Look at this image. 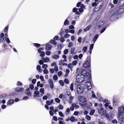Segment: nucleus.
<instances>
[{"instance_id": "f257e3e1", "label": "nucleus", "mask_w": 124, "mask_h": 124, "mask_svg": "<svg viewBox=\"0 0 124 124\" xmlns=\"http://www.w3.org/2000/svg\"><path fill=\"white\" fill-rule=\"evenodd\" d=\"M91 78L90 74L85 70H82L80 73L77 75L76 76V81L78 83H81L85 80L86 82L84 84V86L88 90L90 89L92 86L90 79Z\"/></svg>"}, {"instance_id": "f03ea898", "label": "nucleus", "mask_w": 124, "mask_h": 124, "mask_svg": "<svg viewBox=\"0 0 124 124\" xmlns=\"http://www.w3.org/2000/svg\"><path fill=\"white\" fill-rule=\"evenodd\" d=\"M64 98L65 100L68 101L69 103L71 104L72 102V101L74 99V97L71 95V93H70L65 94L64 96Z\"/></svg>"}, {"instance_id": "7ed1b4c3", "label": "nucleus", "mask_w": 124, "mask_h": 124, "mask_svg": "<svg viewBox=\"0 0 124 124\" xmlns=\"http://www.w3.org/2000/svg\"><path fill=\"white\" fill-rule=\"evenodd\" d=\"M103 2L100 1L98 2L95 6L94 10L95 11H97L101 8L103 6Z\"/></svg>"}, {"instance_id": "20e7f679", "label": "nucleus", "mask_w": 124, "mask_h": 124, "mask_svg": "<svg viewBox=\"0 0 124 124\" xmlns=\"http://www.w3.org/2000/svg\"><path fill=\"white\" fill-rule=\"evenodd\" d=\"M91 57L90 55L88 56L84 64V66L85 67H89L90 65Z\"/></svg>"}, {"instance_id": "39448f33", "label": "nucleus", "mask_w": 124, "mask_h": 124, "mask_svg": "<svg viewBox=\"0 0 124 124\" xmlns=\"http://www.w3.org/2000/svg\"><path fill=\"white\" fill-rule=\"evenodd\" d=\"M83 85H79L77 86V93L80 94H81L84 90V87H83Z\"/></svg>"}, {"instance_id": "423d86ee", "label": "nucleus", "mask_w": 124, "mask_h": 124, "mask_svg": "<svg viewBox=\"0 0 124 124\" xmlns=\"http://www.w3.org/2000/svg\"><path fill=\"white\" fill-rule=\"evenodd\" d=\"M78 98L79 101L81 103H84L87 101V99L81 96H79Z\"/></svg>"}, {"instance_id": "0eeeda50", "label": "nucleus", "mask_w": 124, "mask_h": 124, "mask_svg": "<svg viewBox=\"0 0 124 124\" xmlns=\"http://www.w3.org/2000/svg\"><path fill=\"white\" fill-rule=\"evenodd\" d=\"M98 113L101 115H104L105 113V111L102 108H98Z\"/></svg>"}, {"instance_id": "6e6552de", "label": "nucleus", "mask_w": 124, "mask_h": 124, "mask_svg": "<svg viewBox=\"0 0 124 124\" xmlns=\"http://www.w3.org/2000/svg\"><path fill=\"white\" fill-rule=\"evenodd\" d=\"M0 42H4L6 40V37H4V34L3 33H2L0 34Z\"/></svg>"}, {"instance_id": "1a4fd4ad", "label": "nucleus", "mask_w": 124, "mask_h": 124, "mask_svg": "<svg viewBox=\"0 0 124 124\" xmlns=\"http://www.w3.org/2000/svg\"><path fill=\"white\" fill-rule=\"evenodd\" d=\"M117 12L116 11L112 14L110 18V19L112 21L115 20L117 18Z\"/></svg>"}, {"instance_id": "9d476101", "label": "nucleus", "mask_w": 124, "mask_h": 124, "mask_svg": "<svg viewBox=\"0 0 124 124\" xmlns=\"http://www.w3.org/2000/svg\"><path fill=\"white\" fill-rule=\"evenodd\" d=\"M118 114L124 113V106L119 108L117 110Z\"/></svg>"}, {"instance_id": "9b49d317", "label": "nucleus", "mask_w": 124, "mask_h": 124, "mask_svg": "<svg viewBox=\"0 0 124 124\" xmlns=\"http://www.w3.org/2000/svg\"><path fill=\"white\" fill-rule=\"evenodd\" d=\"M85 106L86 108V109H90L92 108V106L91 103L90 102L88 103H87L85 104Z\"/></svg>"}, {"instance_id": "f8f14e48", "label": "nucleus", "mask_w": 124, "mask_h": 124, "mask_svg": "<svg viewBox=\"0 0 124 124\" xmlns=\"http://www.w3.org/2000/svg\"><path fill=\"white\" fill-rule=\"evenodd\" d=\"M118 117L120 120L122 121L124 119V113L118 114Z\"/></svg>"}, {"instance_id": "ddd939ff", "label": "nucleus", "mask_w": 124, "mask_h": 124, "mask_svg": "<svg viewBox=\"0 0 124 124\" xmlns=\"http://www.w3.org/2000/svg\"><path fill=\"white\" fill-rule=\"evenodd\" d=\"M25 93V94L31 97L32 94L31 93L30 91V89L29 88H28L26 89Z\"/></svg>"}, {"instance_id": "4468645a", "label": "nucleus", "mask_w": 124, "mask_h": 124, "mask_svg": "<svg viewBox=\"0 0 124 124\" xmlns=\"http://www.w3.org/2000/svg\"><path fill=\"white\" fill-rule=\"evenodd\" d=\"M14 102V100L12 99H9L7 103V105H11Z\"/></svg>"}, {"instance_id": "2eb2a0df", "label": "nucleus", "mask_w": 124, "mask_h": 124, "mask_svg": "<svg viewBox=\"0 0 124 124\" xmlns=\"http://www.w3.org/2000/svg\"><path fill=\"white\" fill-rule=\"evenodd\" d=\"M24 89L23 88H20L19 87H16L15 88V90L17 92L19 91H23Z\"/></svg>"}, {"instance_id": "dca6fc26", "label": "nucleus", "mask_w": 124, "mask_h": 124, "mask_svg": "<svg viewBox=\"0 0 124 124\" xmlns=\"http://www.w3.org/2000/svg\"><path fill=\"white\" fill-rule=\"evenodd\" d=\"M52 47V46L48 44H47L45 48L47 50H50Z\"/></svg>"}, {"instance_id": "f3484780", "label": "nucleus", "mask_w": 124, "mask_h": 124, "mask_svg": "<svg viewBox=\"0 0 124 124\" xmlns=\"http://www.w3.org/2000/svg\"><path fill=\"white\" fill-rule=\"evenodd\" d=\"M104 24V22L102 21H99L98 23V27H97V28H99L100 27H101Z\"/></svg>"}, {"instance_id": "a211bd4d", "label": "nucleus", "mask_w": 124, "mask_h": 124, "mask_svg": "<svg viewBox=\"0 0 124 124\" xmlns=\"http://www.w3.org/2000/svg\"><path fill=\"white\" fill-rule=\"evenodd\" d=\"M99 35L98 34H97L93 38V39L92 41L94 43L95 42L96 40L97 39H98Z\"/></svg>"}, {"instance_id": "6ab92c4d", "label": "nucleus", "mask_w": 124, "mask_h": 124, "mask_svg": "<svg viewBox=\"0 0 124 124\" xmlns=\"http://www.w3.org/2000/svg\"><path fill=\"white\" fill-rule=\"evenodd\" d=\"M91 25H89L88 26H87L86 28H84L83 29V31L85 32L89 30L91 28Z\"/></svg>"}, {"instance_id": "aec40b11", "label": "nucleus", "mask_w": 124, "mask_h": 124, "mask_svg": "<svg viewBox=\"0 0 124 124\" xmlns=\"http://www.w3.org/2000/svg\"><path fill=\"white\" fill-rule=\"evenodd\" d=\"M59 64L60 65H62L63 66L67 65V64L66 63L63 62V61L62 60L60 61H59Z\"/></svg>"}, {"instance_id": "412c9836", "label": "nucleus", "mask_w": 124, "mask_h": 124, "mask_svg": "<svg viewBox=\"0 0 124 124\" xmlns=\"http://www.w3.org/2000/svg\"><path fill=\"white\" fill-rule=\"evenodd\" d=\"M53 100H51L50 101H46V103L47 105H50L53 103Z\"/></svg>"}, {"instance_id": "4be33fe9", "label": "nucleus", "mask_w": 124, "mask_h": 124, "mask_svg": "<svg viewBox=\"0 0 124 124\" xmlns=\"http://www.w3.org/2000/svg\"><path fill=\"white\" fill-rule=\"evenodd\" d=\"M45 62H46L49 60V58L48 57H47L46 58L43 57L41 58Z\"/></svg>"}, {"instance_id": "5701e85b", "label": "nucleus", "mask_w": 124, "mask_h": 124, "mask_svg": "<svg viewBox=\"0 0 124 124\" xmlns=\"http://www.w3.org/2000/svg\"><path fill=\"white\" fill-rule=\"evenodd\" d=\"M52 58L53 59H57L59 58V56L58 55H56V54H54L52 56Z\"/></svg>"}, {"instance_id": "b1692460", "label": "nucleus", "mask_w": 124, "mask_h": 124, "mask_svg": "<svg viewBox=\"0 0 124 124\" xmlns=\"http://www.w3.org/2000/svg\"><path fill=\"white\" fill-rule=\"evenodd\" d=\"M50 42L54 45H56L57 44L56 42L54 39L50 40Z\"/></svg>"}, {"instance_id": "393cba45", "label": "nucleus", "mask_w": 124, "mask_h": 124, "mask_svg": "<svg viewBox=\"0 0 124 124\" xmlns=\"http://www.w3.org/2000/svg\"><path fill=\"white\" fill-rule=\"evenodd\" d=\"M39 92L38 91H36L34 92V93L35 94V95L34 96H39Z\"/></svg>"}, {"instance_id": "a878e982", "label": "nucleus", "mask_w": 124, "mask_h": 124, "mask_svg": "<svg viewBox=\"0 0 124 124\" xmlns=\"http://www.w3.org/2000/svg\"><path fill=\"white\" fill-rule=\"evenodd\" d=\"M72 106L74 107V108H79V106L77 105H76L74 103H72L71 104Z\"/></svg>"}, {"instance_id": "bb28decb", "label": "nucleus", "mask_w": 124, "mask_h": 124, "mask_svg": "<svg viewBox=\"0 0 124 124\" xmlns=\"http://www.w3.org/2000/svg\"><path fill=\"white\" fill-rule=\"evenodd\" d=\"M124 10V9L123 8H120L118 10V12L119 13H121L123 12Z\"/></svg>"}, {"instance_id": "cd10ccee", "label": "nucleus", "mask_w": 124, "mask_h": 124, "mask_svg": "<svg viewBox=\"0 0 124 124\" xmlns=\"http://www.w3.org/2000/svg\"><path fill=\"white\" fill-rule=\"evenodd\" d=\"M70 111V109L69 108H67V109H66V111L65 112V114L66 115L68 114Z\"/></svg>"}, {"instance_id": "c85d7f7f", "label": "nucleus", "mask_w": 124, "mask_h": 124, "mask_svg": "<svg viewBox=\"0 0 124 124\" xmlns=\"http://www.w3.org/2000/svg\"><path fill=\"white\" fill-rule=\"evenodd\" d=\"M95 112V110L94 109L91 110L90 113L89 114L91 115H93L94 114Z\"/></svg>"}, {"instance_id": "c756f323", "label": "nucleus", "mask_w": 124, "mask_h": 124, "mask_svg": "<svg viewBox=\"0 0 124 124\" xmlns=\"http://www.w3.org/2000/svg\"><path fill=\"white\" fill-rule=\"evenodd\" d=\"M85 118L88 120H90L91 119V117L88 115H86L85 116Z\"/></svg>"}, {"instance_id": "7c9ffc66", "label": "nucleus", "mask_w": 124, "mask_h": 124, "mask_svg": "<svg viewBox=\"0 0 124 124\" xmlns=\"http://www.w3.org/2000/svg\"><path fill=\"white\" fill-rule=\"evenodd\" d=\"M53 78L54 80L56 81L58 79V77L57 75H54L53 76Z\"/></svg>"}, {"instance_id": "2f4dec72", "label": "nucleus", "mask_w": 124, "mask_h": 124, "mask_svg": "<svg viewBox=\"0 0 124 124\" xmlns=\"http://www.w3.org/2000/svg\"><path fill=\"white\" fill-rule=\"evenodd\" d=\"M69 24V22L68 20L67 19L65 20L64 23V25H68Z\"/></svg>"}, {"instance_id": "473e14b6", "label": "nucleus", "mask_w": 124, "mask_h": 124, "mask_svg": "<svg viewBox=\"0 0 124 124\" xmlns=\"http://www.w3.org/2000/svg\"><path fill=\"white\" fill-rule=\"evenodd\" d=\"M59 82L60 85L62 86H63L64 85V83L63 81L62 80H59Z\"/></svg>"}, {"instance_id": "72a5a7b5", "label": "nucleus", "mask_w": 124, "mask_h": 124, "mask_svg": "<svg viewBox=\"0 0 124 124\" xmlns=\"http://www.w3.org/2000/svg\"><path fill=\"white\" fill-rule=\"evenodd\" d=\"M55 101L57 103H59L60 101L59 99L58 98H56L55 99Z\"/></svg>"}, {"instance_id": "f704fd0d", "label": "nucleus", "mask_w": 124, "mask_h": 124, "mask_svg": "<svg viewBox=\"0 0 124 124\" xmlns=\"http://www.w3.org/2000/svg\"><path fill=\"white\" fill-rule=\"evenodd\" d=\"M68 68H71L73 67V65L71 63L69 64L68 65Z\"/></svg>"}, {"instance_id": "c9c22d12", "label": "nucleus", "mask_w": 124, "mask_h": 124, "mask_svg": "<svg viewBox=\"0 0 124 124\" xmlns=\"http://www.w3.org/2000/svg\"><path fill=\"white\" fill-rule=\"evenodd\" d=\"M48 67V65H47L46 64H43L42 65V68L44 69H46V68H47Z\"/></svg>"}, {"instance_id": "e433bc0d", "label": "nucleus", "mask_w": 124, "mask_h": 124, "mask_svg": "<svg viewBox=\"0 0 124 124\" xmlns=\"http://www.w3.org/2000/svg\"><path fill=\"white\" fill-rule=\"evenodd\" d=\"M40 53V56L41 57H43V56L45 55V53L43 51H42Z\"/></svg>"}, {"instance_id": "4c0bfd02", "label": "nucleus", "mask_w": 124, "mask_h": 124, "mask_svg": "<svg viewBox=\"0 0 124 124\" xmlns=\"http://www.w3.org/2000/svg\"><path fill=\"white\" fill-rule=\"evenodd\" d=\"M109 114L110 118H113L114 116V114L112 113H110Z\"/></svg>"}, {"instance_id": "58836bf2", "label": "nucleus", "mask_w": 124, "mask_h": 124, "mask_svg": "<svg viewBox=\"0 0 124 124\" xmlns=\"http://www.w3.org/2000/svg\"><path fill=\"white\" fill-rule=\"evenodd\" d=\"M58 111V109L57 108H56L53 110V112L55 114H56V112Z\"/></svg>"}, {"instance_id": "ea45409f", "label": "nucleus", "mask_w": 124, "mask_h": 124, "mask_svg": "<svg viewBox=\"0 0 124 124\" xmlns=\"http://www.w3.org/2000/svg\"><path fill=\"white\" fill-rule=\"evenodd\" d=\"M60 41L62 42H63L65 40L64 39L63 37H61L60 39Z\"/></svg>"}, {"instance_id": "a19ab883", "label": "nucleus", "mask_w": 124, "mask_h": 124, "mask_svg": "<svg viewBox=\"0 0 124 124\" xmlns=\"http://www.w3.org/2000/svg\"><path fill=\"white\" fill-rule=\"evenodd\" d=\"M53 120L55 121H57V118L56 116H54L53 117Z\"/></svg>"}, {"instance_id": "79ce46f5", "label": "nucleus", "mask_w": 124, "mask_h": 124, "mask_svg": "<svg viewBox=\"0 0 124 124\" xmlns=\"http://www.w3.org/2000/svg\"><path fill=\"white\" fill-rule=\"evenodd\" d=\"M87 46H85L83 48V50L84 53L87 50Z\"/></svg>"}, {"instance_id": "37998d69", "label": "nucleus", "mask_w": 124, "mask_h": 124, "mask_svg": "<svg viewBox=\"0 0 124 124\" xmlns=\"http://www.w3.org/2000/svg\"><path fill=\"white\" fill-rule=\"evenodd\" d=\"M70 35L69 34L67 33L64 34V37L65 38H68L70 37Z\"/></svg>"}, {"instance_id": "c03bdc74", "label": "nucleus", "mask_w": 124, "mask_h": 124, "mask_svg": "<svg viewBox=\"0 0 124 124\" xmlns=\"http://www.w3.org/2000/svg\"><path fill=\"white\" fill-rule=\"evenodd\" d=\"M39 91L41 93H44V88H41L39 90Z\"/></svg>"}, {"instance_id": "a18cd8bd", "label": "nucleus", "mask_w": 124, "mask_h": 124, "mask_svg": "<svg viewBox=\"0 0 124 124\" xmlns=\"http://www.w3.org/2000/svg\"><path fill=\"white\" fill-rule=\"evenodd\" d=\"M82 39V38L81 37H79L78 39V41L79 42V43H80L81 42Z\"/></svg>"}, {"instance_id": "49530a36", "label": "nucleus", "mask_w": 124, "mask_h": 124, "mask_svg": "<svg viewBox=\"0 0 124 124\" xmlns=\"http://www.w3.org/2000/svg\"><path fill=\"white\" fill-rule=\"evenodd\" d=\"M51 52L49 51H46L45 52V54L47 55H49L51 54Z\"/></svg>"}, {"instance_id": "de8ad7c7", "label": "nucleus", "mask_w": 124, "mask_h": 124, "mask_svg": "<svg viewBox=\"0 0 124 124\" xmlns=\"http://www.w3.org/2000/svg\"><path fill=\"white\" fill-rule=\"evenodd\" d=\"M48 83L50 85L53 84L52 79H49L48 80Z\"/></svg>"}, {"instance_id": "09e8293b", "label": "nucleus", "mask_w": 124, "mask_h": 124, "mask_svg": "<svg viewBox=\"0 0 124 124\" xmlns=\"http://www.w3.org/2000/svg\"><path fill=\"white\" fill-rule=\"evenodd\" d=\"M73 84H71L70 85V89L71 91H73Z\"/></svg>"}, {"instance_id": "8fccbe9b", "label": "nucleus", "mask_w": 124, "mask_h": 124, "mask_svg": "<svg viewBox=\"0 0 124 124\" xmlns=\"http://www.w3.org/2000/svg\"><path fill=\"white\" fill-rule=\"evenodd\" d=\"M54 70L56 72L58 70V67L56 65L54 66Z\"/></svg>"}, {"instance_id": "3c124183", "label": "nucleus", "mask_w": 124, "mask_h": 124, "mask_svg": "<svg viewBox=\"0 0 124 124\" xmlns=\"http://www.w3.org/2000/svg\"><path fill=\"white\" fill-rule=\"evenodd\" d=\"M64 82L66 84H68L69 83V81H68V80L67 78H65L64 80Z\"/></svg>"}, {"instance_id": "603ef678", "label": "nucleus", "mask_w": 124, "mask_h": 124, "mask_svg": "<svg viewBox=\"0 0 124 124\" xmlns=\"http://www.w3.org/2000/svg\"><path fill=\"white\" fill-rule=\"evenodd\" d=\"M63 106L60 104L59 105L58 107L59 109H62L63 108Z\"/></svg>"}, {"instance_id": "864d4df0", "label": "nucleus", "mask_w": 124, "mask_h": 124, "mask_svg": "<svg viewBox=\"0 0 124 124\" xmlns=\"http://www.w3.org/2000/svg\"><path fill=\"white\" fill-rule=\"evenodd\" d=\"M43 73L44 74H46L48 73V71L47 69H45L43 70Z\"/></svg>"}, {"instance_id": "5fc2aeb1", "label": "nucleus", "mask_w": 124, "mask_h": 124, "mask_svg": "<svg viewBox=\"0 0 124 124\" xmlns=\"http://www.w3.org/2000/svg\"><path fill=\"white\" fill-rule=\"evenodd\" d=\"M69 72V70L68 69H67L66 70V74H65V75H66V76H67L68 75Z\"/></svg>"}, {"instance_id": "6e6d98bb", "label": "nucleus", "mask_w": 124, "mask_h": 124, "mask_svg": "<svg viewBox=\"0 0 124 124\" xmlns=\"http://www.w3.org/2000/svg\"><path fill=\"white\" fill-rule=\"evenodd\" d=\"M34 45L35 46L37 47L40 46V44L38 43H34Z\"/></svg>"}, {"instance_id": "4d7b16f0", "label": "nucleus", "mask_w": 124, "mask_h": 124, "mask_svg": "<svg viewBox=\"0 0 124 124\" xmlns=\"http://www.w3.org/2000/svg\"><path fill=\"white\" fill-rule=\"evenodd\" d=\"M49 71L51 73H53L54 72V69L51 68L49 69Z\"/></svg>"}, {"instance_id": "13d9d810", "label": "nucleus", "mask_w": 124, "mask_h": 124, "mask_svg": "<svg viewBox=\"0 0 124 124\" xmlns=\"http://www.w3.org/2000/svg\"><path fill=\"white\" fill-rule=\"evenodd\" d=\"M59 116L61 117H63L64 116L63 114L61 112H59Z\"/></svg>"}, {"instance_id": "bf43d9fd", "label": "nucleus", "mask_w": 124, "mask_h": 124, "mask_svg": "<svg viewBox=\"0 0 124 124\" xmlns=\"http://www.w3.org/2000/svg\"><path fill=\"white\" fill-rule=\"evenodd\" d=\"M8 26H7L5 28H4V32H7V31L8 30Z\"/></svg>"}, {"instance_id": "052dcab7", "label": "nucleus", "mask_w": 124, "mask_h": 124, "mask_svg": "<svg viewBox=\"0 0 124 124\" xmlns=\"http://www.w3.org/2000/svg\"><path fill=\"white\" fill-rule=\"evenodd\" d=\"M58 37V36H55L54 38L53 39L55 40H59Z\"/></svg>"}, {"instance_id": "680f3d73", "label": "nucleus", "mask_w": 124, "mask_h": 124, "mask_svg": "<svg viewBox=\"0 0 124 124\" xmlns=\"http://www.w3.org/2000/svg\"><path fill=\"white\" fill-rule=\"evenodd\" d=\"M88 112L86 110H85L83 112V115H86L88 114Z\"/></svg>"}, {"instance_id": "e2e57ef3", "label": "nucleus", "mask_w": 124, "mask_h": 124, "mask_svg": "<svg viewBox=\"0 0 124 124\" xmlns=\"http://www.w3.org/2000/svg\"><path fill=\"white\" fill-rule=\"evenodd\" d=\"M77 63V61L76 60H74L72 62V64L73 65H76Z\"/></svg>"}, {"instance_id": "0e129e2a", "label": "nucleus", "mask_w": 124, "mask_h": 124, "mask_svg": "<svg viewBox=\"0 0 124 124\" xmlns=\"http://www.w3.org/2000/svg\"><path fill=\"white\" fill-rule=\"evenodd\" d=\"M48 98V96L47 95L44 96L42 98L43 99V100H46Z\"/></svg>"}, {"instance_id": "69168bd1", "label": "nucleus", "mask_w": 124, "mask_h": 124, "mask_svg": "<svg viewBox=\"0 0 124 124\" xmlns=\"http://www.w3.org/2000/svg\"><path fill=\"white\" fill-rule=\"evenodd\" d=\"M51 65L52 66H55L56 65V62H54L51 63Z\"/></svg>"}, {"instance_id": "338daca9", "label": "nucleus", "mask_w": 124, "mask_h": 124, "mask_svg": "<svg viewBox=\"0 0 124 124\" xmlns=\"http://www.w3.org/2000/svg\"><path fill=\"white\" fill-rule=\"evenodd\" d=\"M17 84L18 85H22V84L20 82L18 81L17 83Z\"/></svg>"}, {"instance_id": "774afa93", "label": "nucleus", "mask_w": 124, "mask_h": 124, "mask_svg": "<svg viewBox=\"0 0 124 124\" xmlns=\"http://www.w3.org/2000/svg\"><path fill=\"white\" fill-rule=\"evenodd\" d=\"M43 48H40L38 50V52L40 53L42 51H41L43 50Z\"/></svg>"}]
</instances>
